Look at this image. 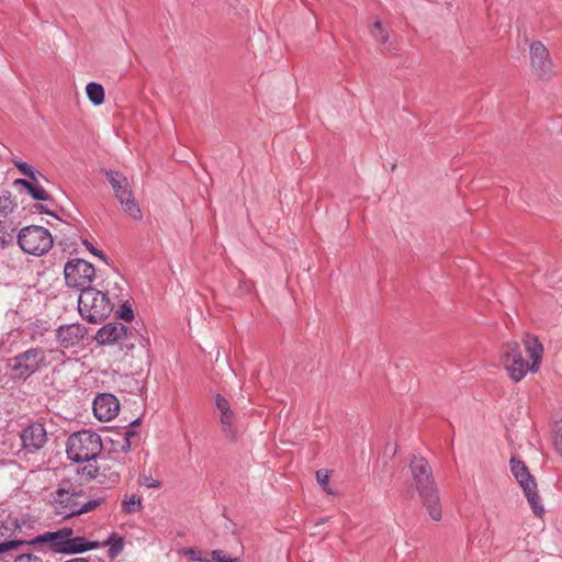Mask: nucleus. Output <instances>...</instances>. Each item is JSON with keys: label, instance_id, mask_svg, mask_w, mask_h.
I'll use <instances>...</instances> for the list:
<instances>
[{"label": "nucleus", "instance_id": "obj_1", "mask_svg": "<svg viewBox=\"0 0 562 562\" xmlns=\"http://www.w3.org/2000/svg\"><path fill=\"white\" fill-rule=\"evenodd\" d=\"M524 344L531 363L524 359L517 341H507L501 348V363L514 382L521 381L528 371L537 372L543 357V347L537 337L527 335Z\"/></svg>", "mask_w": 562, "mask_h": 562}, {"label": "nucleus", "instance_id": "obj_2", "mask_svg": "<svg viewBox=\"0 0 562 562\" xmlns=\"http://www.w3.org/2000/svg\"><path fill=\"white\" fill-rule=\"evenodd\" d=\"M412 484L418 493L423 505L426 507L430 518L439 521L442 517V509L437 484L432 469L424 457L414 456L409 462Z\"/></svg>", "mask_w": 562, "mask_h": 562}, {"label": "nucleus", "instance_id": "obj_3", "mask_svg": "<svg viewBox=\"0 0 562 562\" xmlns=\"http://www.w3.org/2000/svg\"><path fill=\"white\" fill-rule=\"evenodd\" d=\"M85 492L80 486L74 484L70 480H63L53 496V505L57 515L63 518L79 516L97 509L102 503V498L80 502Z\"/></svg>", "mask_w": 562, "mask_h": 562}, {"label": "nucleus", "instance_id": "obj_4", "mask_svg": "<svg viewBox=\"0 0 562 562\" xmlns=\"http://www.w3.org/2000/svg\"><path fill=\"white\" fill-rule=\"evenodd\" d=\"M47 350L42 347H30L8 359L7 367L15 380L25 381L33 374L49 366Z\"/></svg>", "mask_w": 562, "mask_h": 562}, {"label": "nucleus", "instance_id": "obj_5", "mask_svg": "<svg viewBox=\"0 0 562 562\" xmlns=\"http://www.w3.org/2000/svg\"><path fill=\"white\" fill-rule=\"evenodd\" d=\"M509 468L513 476L522 490L533 515L538 518H542L546 514V509L539 495L535 476L530 473L526 463L515 454L512 456L509 460Z\"/></svg>", "mask_w": 562, "mask_h": 562}, {"label": "nucleus", "instance_id": "obj_6", "mask_svg": "<svg viewBox=\"0 0 562 562\" xmlns=\"http://www.w3.org/2000/svg\"><path fill=\"white\" fill-rule=\"evenodd\" d=\"M113 311L108 294L94 288L85 289L78 296V312L89 323L104 321Z\"/></svg>", "mask_w": 562, "mask_h": 562}, {"label": "nucleus", "instance_id": "obj_7", "mask_svg": "<svg viewBox=\"0 0 562 562\" xmlns=\"http://www.w3.org/2000/svg\"><path fill=\"white\" fill-rule=\"evenodd\" d=\"M101 437L91 430H81L68 437L66 452L77 463L94 460L102 451Z\"/></svg>", "mask_w": 562, "mask_h": 562}, {"label": "nucleus", "instance_id": "obj_8", "mask_svg": "<svg viewBox=\"0 0 562 562\" xmlns=\"http://www.w3.org/2000/svg\"><path fill=\"white\" fill-rule=\"evenodd\" d=\"M105 177L113 189L116 200L122 205L124 213L133 220L140 221L143 213L134 196L128 179L116 170H106Z\"/></svg>", "mask_w": 562, "mask_h": 562}, {"label": "nucleus", "instance_id": "obj_9", "mask_svg": "<svg viewBox=\"0 0 562 562\" xmlns=\"http://www.w3.org/2000/svg\"><path fill=\"white\" fill-rule=\"evenodd\" d=\"M21 249L33 256H42L50 250L54 240L49 231L43 226L31 225L18 233Z\"/></svg>", "mask_w": 562, "mask_h": 562}, {"label": "nucleus", "instance_id": "obj_10", "mask_svg": "<svg viewBox=\"0 0 562 562\" xmlns=\"http://www.w3.org/2000/svg\"><path fill=\"white\" fill-rule=\"evenodd\" d=\"M65 282L69 288L82 292L85 289H91V283L95 277L94 266L83 259H74L68 261L64 268Z\"/></svg>", "mask_w": 562, "mask_h": 562}, {"label": "nucleus", "instance_id": "obj_11", "mask_svg": "<svg viewBox=\"0 0 562 562\" xmlns=\"http://www.w3.org/2000/svg\"><path fill=\"white\" fill-rule=\"evenodd\" d=\"M19 436V443L27 452H35L44 447L47 441L46 429L41 423H33L25 427Z\"/></svg>", "mask_w": 562, "mask_h": 562}, {"label": "nucleus", "instance_id": "obj_12", "mask_svg": "<svg viewBox=\"0 0 562 562\" xmlns=\"http://www.w3.org/2000/svg\"><path fill=\"white\" fill-rule=\"evenodd\" d=\"M214 401L215 407L220 413L222 431L227 439L234 441L237 435L236 415L231 408L229 402L222 394H216Z\"/></svg>", "mask_w": 562, "mask_h": 562}, {"label": "nucleus", "instance_id": "obj_13", "mask_svg": "<svg viewBox=\"0 0 562 562\" xmlns=\"http://www.w3.org/2000/svg\"><path fill=\"white\" fill-rule=\"evenodd\" d=\"M74 530L70 527H63L56 531H48L31 539L27 544L48 543L49 548L57 553L66 554L68 536H72Z\"/></svg>", "mask_w": 562, "mask_h": 562}, {"label": "nucleus", "instance_id": "obj_14", "mask_svg": "<svg viewBox=\"0 0 562 562\" xmlns=\"http://www.w3.org/2000/svg\"><path fill=\"white\" fill-rule=\"evenodd\" d=\"M87 335V328L79 323L60 325L56 329V340L64 349L78 346Z\"/></svg>", "mask_w": 562, "mask_h": 562}, {"label": "nucleus", "instance_id": "obj_15", "mask_svg": "<svg viewBox=\"0 0 562 562\" xmlns=\"http://www.w3.org/2000/svg\"><path fill=\"white\" fill-rule=\"evenodd\" d=\"M22 528L16 517L8 515L4 519L0 520V544H7L9 542H16L12 547L5 549L9 551L20 546L27 544L30 540H25L19 537Z\"/></svg>", "mask_w": 562, "mask_h": 562}, {"label": "nucleus", "instance_id": "obj_16", "mask_svg": "<svg viewBox=\"0 0 562 562\" xmlns=\"http://www.w3.org/2000/svg\"><path fill=\"white\" fill-rule=\"evenodd\" d=\"M92 408L97 419L109 422L119 414L120 403L113 394L103 393L94 398Z\"/></svg>", "mask_w": 562, "mask_h": 562}, {"label": "nucleus", "instance_id": "obj_17", "mask_svg": "<svg viewBox=\"0 0 562 562\" xmlns=\"http://www.w3.org/2000/svg\"><path fill=\"white\" fill-rule=\"evenodd\" d=\"M531 66L539 78H547L552 74V63L549 53L541 42L530 45Z\"/></svg>", "mask_w": 562, "mask_h": 562}, {"label": "nucleus", "instance_id": "obj_18", "mask_svg": "<svg viewBox=\"0 0 562 562\" xmlns=\"http://www.w3.org/2000/svg\"><path fill=\"white\" fill-rule=\"evenodd\" d=\"M126 326L121 323H109L102 326L95 334V340L100 345H119L125 335Z\"/></svg>", "mask_w": 562, "mask_h": 562}, {"label": "nucleus", "instance_id": "obj_19", "mask_svg": "<svg viewBox=\"0 0 562 562\" xmlns=\"http://www.w3.org/2000/svg\"><path fill=\"white\" fill-rule=\"evenodd\" d=\"M113 446L103 457L122 471L130 459L128 452L131 451L132 442L125 439L124 441H113Z\"/></svg>", "mask_w": 562, "mask_h": 562}, {"label": "nucleus", "instance_id": "obj_20", "mask_svg": "<svg viewBox=\"0 0 562 562\" xmlns=\"http://www.w3.org/2000/svg\"><path fill=\"white\" fill-rule=\"evenodd\" d=\"M136 345H139L144 352H148L149 340L140 335L137 330L126 328L125 335L122 336V339L117 345L120 350L128 355L136 347Z\"/></svg>", "mask_w": 562, "mask_h": 562}, {"label": "nucleus", "instance_id": "obj_21", "mask_svg": "<svg viewBox=\"0 0 562 562\" xmlns=\"http://www.w3.org/2000/svg\"><path fill=\"white\" fill-rule=\"evenodd\" d=\"M19 436L5 428L0 429V456H11L19 451Z\"/></svg>", "mask_w": 562, "mask_h": 562}, {"label": "nucleus", "instance_id": "obj_22", "mask_svg": "<svg viewBox=\"0 0 562 562\" xmlns=\"http://www.w3.org/2000/svg\"><path fill=\"white\" fill-rule=\"evenodd\" d=\"M101 546L99 541H90L85 537H72L68 536V543L66 554L82 553L92 549H97Z\"/></svg>", "mask_w": 562, "mask_h": 562}, {"label": "nucleus", "instance_id": "obj_23", "mask_svg": "<svg viewBox=\"0 0 562 562\" xmlns=\"http://www.w3.org/2000/svg\"><path fill=\"white\" fill-rule=\"evenodd\" d=\"M100 475L99 483L101 484H116L121 479V470L113 465V462L108 461L104 457L101 458L99 464Z\"/></svg>", "mask_w": 562, "mask_h": 562}, {"label": "nucleus", "instance_id": "obj_24", "mask_svg": "<svg viewBox=\"0 0 562 562\" xmlns=\"http://www.w3.org/2000/svg\"><path fill=\"white\" fill-rule=\"evenodd\" d=\"M14 184L24 188L26 192L36 201L49 200V194L43 187L38 184L37 178H35V180L16 179Z\"/></svg>", "mask_w": 562, "mask_h": 562}, {"label": "nucleus", "instance_id": "obj_25", "mask_svg": "<svg viewBox=\"0 0 562 562\" xmlns=\"http://www.w3.org/2000/svg\"><path fill=\"white\" fill-rule=\"evenodd\" d=\"M15 227L11 222L0 221V249L11 245L14 239Z\"/></svg>", "mask_w": 562, "mask_h": 562}, {"label": "nucleus", "instance_id": "obj_26", "mask_svg": "<svg viewBox=\"0 0 562 562\" xmlns=\"http://www.w3.org/2000/svg\"><path fill=\"white\" fill-rule=\"evenodd\" d=\"M86 92L92 104L100 105L104 102V89L100 83L89 82L86 87Z\"/></svg>", "mask_w": 562, "mask_h": 562}, {"label": "nucleus", "instance_id": "obj_27", "mask_svg": "<svg viewBox=\"0 0 562 562\" xmlns=\"http://www.w3.org/2000/svg\"><path fill=\"white\" fill-rule=\"evenodd\" d=\"M103 546H109V557L114 559L123 551L124 540L117 533L112 532L108 540L103 542Z\"/></svg>", "mask_w": 562, "mask_h": 562}, {"label": "nucleus", "instance_id": "obj_28", "mask_svg": "<svg viewBox=\"0 0 562 562\" xmlns=\"http://www.w3.org/2000/svg\"><path fill=\"white\" fill-rule=\"evenodd\" d=\"M16 207V202L12 199V194L8 190L0 191V215L7 217Z\"/></svg>", "mask_w": 562, "mask_h": 562}, {"label": "nucleus", "instance_id": "obj_29", "mask_svg": "<svg viewBox=\"0 0 562 562\" xmlns=\"http://www.w3.org/2000/svg\"><path fill=\"white\" fill-rule=\"evenodd\" d=\"M143 508L142 497L138 495H131L128 498L124 499L122 503V512L124 514L131 515L140 512Z\"/></svg>", "mask_w": 562, "mask_h": 562}, {"label": "nucleus", "instance_id": "obj_30", "mask_svg": "<svg viewBox=\"0 0 562 562\" xmlns=\"http://www.w3.org/2000/svg\"><path fill=\"white\" fill-rule=\"evenodd\" d=\"M372 37L381 44H385L389 41V32L383 27L381 21L376 20L370 31Z\"/></svg>", "mask_w": 562, "mask_h": 562}, {"label": "nucleus", "instance_id": "obj_31", "mask_svg": "<svg viewBox=\"0 0 562 562\" xmlns=\"http://www.w3.org/2000/svg\"><path fill=\"white\" fill-rule=\"evenodd\" d=\"M78 473L81 474V476H85L88 480H97L99 482L100 475V469L99 464H93L90 461L87 462L82 468L78 470Z\"/></svg>", "mask_w": 562, "mask_h": 562}, {"label": "nucleus", "instance_id": "obj_32", "mask_svg": "<svg viewBox=\"0 0 562 562\" xmlns=\"http://www.w3.org/2000/svg\"><path fill=\"white\" fill-rule=\"evenodd\" d=\"M553 446L562 457V417L555 422L553 427Z\"/></svg>", "mask_w": 562, "mask_h": 562}, {"label": "nucleus", "instance_id": "obj_33", "mask_svg": "<svg viewBox=\"0 0 562 562\" xmlns=\"http://www.w3.org/2000/svg\"><path fill=\"white\" fill-rule=\"evenodd\" d=\"M14 165L18 168V170L22 175L29 177L30 180H35L37 175L41 176V173L38 171H36L33 166H31L30 164H27L25 161H16Z\"/></svg>", "mask_w": 562, "mask_h": 562}, {"label": "nucleus", "instance_id": "obj_34", "mask_svg": "<svg viewBox=\"0 0 562 562\" xmlns=\"http://www.w3.org/2000/svg\"><path fill=\"white\" fill-rule=\"evenodd\" d=\"M190 561H196V562H210L211 559L209 558V552H203L195 548L188 549L186 553Z\"/></svg>", "mask_w": 562, "mask_h": 562}, {"label": "nucleus", "instance_id": "obj_35", "mask_svg": "<svg viewBox=\"0 0 562 562\" xmlns=\"http://www.w3.org/2000/svg\"><path fill=\"white\" fill-rule=\"evenodd\" d=\"M138 484L147 488H159L161 483L151 475L143 474L138 479Z\"/></svg>", "mask_w": 562, "mask_h": 562}, {"label": "nucleus", "instance_id": "obj_36", "mask_svg": "<svg viewBox=\"0 0 562 562\" xmlns=\"http://www.w3.org/2000/svg\"><path fill=\"white\" fill-rule=\"evenodd\" d=\"M316 480H317V483L323 487V490L325 492H327L328 494L331 493L330 488L328 487L329 475H328L327 471H324V470L317 471Z\"/></svg>", "mask_w": 562, "mask_h": 562}, {"label": "nucleus", "instance_id": "obj_37", "mask_svg": "<svg viewBox=\"0 0 562 562\" xmlns=\"http://www.w3.org/2000/svg\"><path fill=\"white\" fill-rule=\"evenodd\" d=\"M119 318L131 322L134 318V312L132 307L127 304H123L119 311Z\"/></svg>", "mask_w": 562, "mask_h": 562}, {"label": "nucleus", "instance_id": "obj_38", "mask_svg": "<svg viewBox=\"0 0 562 562\" xmlns=\"http://www.w3.org/2000/svg\"><path fill=\"white\" fill-rule=\"evenodd\" d=\"M139 424V418H136L133 420L127 428H125L122 439L120 441H124L125 439H128L131 442V438L136 436V431L134 430V426Z\"/></svg>", "mask_w": 562, "mask_h": 562}, {"label": "nucleus", "instance_id": "obj_39", "mask_svg": "<svg viewBox=\"0 0 562 562\" xmlns=\"http://www.w3.org/2000/svg\"><path fill=\"white\" fill-rule=\"evenodd\" d=\"M14 562H43L41 558L31 554V553H23L15 558Z\"/></svg>", "mask_w": 562, "mask_h": 562}, {"label": "nucleus", "instance_id": "obj_40", "mask_svg": "<svg viewBox=\"0 0 562 562\" xmlns=\"http://www.w3.org/2000/svg\"><path fill=\"white\" fill-rule=\"evenodd\" d=\"M82 244L86 246V248H87L91 254H93L94 256H98L99 258H101V259L105 260V255H104L101 250H98L97 248H94V247H93V245H92L89 240L85 239V240L82 241Z\"/></svg>", "mask_w": 562, "mask_h": 562}, {"label": "nucleus", "instance_id": "obj_41", "mask_svg": "<svg viewBox=\"0 0 562 562\" xmlns=\"http://www.w3.org/2000/svg\"><path fill=\"white\" fill-rule=\"evenodd\" d=\"M212 560L220 562V560H225L226 555L221 550H213L209 553Z\"/></svg>", "mask_w": 562, "mask_h": 562}, {"label": "nucleus", "instance_id": "obj_42", "mask_svg": "<svg viewBox=\"0 0 562 562\" xmlns=\"http://www.w3.org/2000/svg\"><path fill=\"white\" fill-rule=\"evenodd\" d=\"M212 560L220 562V560H225L226 555L221 550H213L209 553Z\"/></svg>", "mask_w": 562, "mask_h": 562}, {"label": "nucleus", "instance_id": "obj_43", "mask_svg": "<svg viewBox=\"0 0 562 562\" xmlns=\"http://www.w3.org/2000/svg\"><path fill=\"white\" fill-rule=\"evenodd\" d=\"M36 209L41 212V213H45V214H49V215H54L52 211H49L45 205H38L36 206Z\"/></svg>", "mask_w": 562, "mask_h": 562}, {"label": "nucleus", "instance_id": "obj_44", "mask_svg": "<svg viewBox=\"0 0 562 562\" xmlns=\"http://www.w3.org/2000/svg\"><path fill=\"white\" fill-rule=\"evenodd\" d=\"M64 562H90V560L86 559V558H74V559L66 560Z\"/></svg>", "mask_w": 562, "mask_h": 562}, {"label": "nucleus", "instance_id": "obj_45", "mask_svg": "<svg viewBox=\"0 0 562 562\" xmlns=\"http://www.w3.org/2000/svg\"><path fill=\"white\" fill-rule=\"evenodd\" d=\"M16 542H9L7 544H0V553H3L5 552V549L9 548V547H12L13 544H15Z\"/></svg>", "mask_w": 562, "mask_h": 562}, {"label": "nucleus", "instance_id": "obj_46", "mask_svg": "<svg viewBox=\"0 0 562 562\" xmlns=\"http://www.w3.org/2000/svg\"><path fill=\"white\" fill-rule=\"evenodd\" d=\"M220 562H239L237 559H231V558H227L225 560H220Z\"/></svg>", "mask_w": 562, "mask_h": 562}]
</instances>
